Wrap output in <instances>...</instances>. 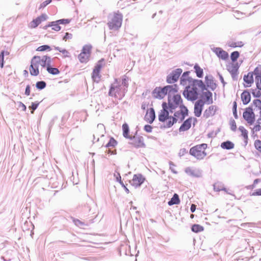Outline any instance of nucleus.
I'll use <instances>...</instances> for the list:
<instances>
[{"label":"nucleus","instance_id":"5fc2aeb1","mask_svg":"<svg viewBox=\"0 0 261 261\" xmlns=\"http://www.w3.org/2000/svg\"><path fill=\"white\" fill-rule=\"evenodd\" d=\"M71 38H72V34H69L68 33H66L65 36L63 38V39L66 40L67 39H71Z\"/></svg>","mask_w":261,"mask_h":261},{"label":"nucleus","instance_id":"a18cd8bd","mask_svg":"<svg viewBox=\"0 0 261 261\" xmlns=\"http://www.w3.org/2000/svg\"><path fill=\"white\" fill-rule=\"evenodd\" d=\"M57 22L59 24H67L70 22V20L68 19H62L57 20Z\"/></svg>","mask_w":261,"mask_h":261},{"label":"nucleus","instance_id":"dca6fc26","mask_svg":"<svg viewBox=\"0 0 261 261\" xmlns=\"http://www.w3.org/2000/svg\"><path fill=\"white\" fill-rule=\"evenodd\" d=\"M204 104V102L202 100H199L195 102L194 111L195 116L199 117L201 116Z\"/></svg>","mask_w":261,"mask_h":261},{"label":"nucleus","instance_id":"9b49d317","mask_svg":"<svg viewBox=\"0 0 261 261\" xmlns=\"http://www.w3.org/2000/svg\"><path fill=\"white\" fill-rule=\"evenodd\" d=\"M243 118L250 125L252 124L255 121V114L252 108H247L243 113Z\"/></svg>","mask_w":261,"mask_h":261},{"label":"nucleus","instance_id":"69168bd1","mask_svg":"<svg viewBox=\"0 0 261 261\" xmlns=\"http://www.w3.org/2000/svg\"><path fill=\"white\" fill-rule=\"evenodd\" d=\"M141 108H142V109L145 110V108H146V105H145V104H143V105H142V106H141Z\"/></svg>","mask_w":261,"mask_h":261},{"label":"nucleus","instance_id":"4468645a","mask_svg":"<svg viewBox=\"0 0 261 261\" xmlns=\"http://www.w3.org/2000/svg\"><path fill=\"white\" fill-rule=\"evenodd\" d=\"M217 108L216 106L211 105L205 110L203 114V118L207 119L213 117L216 113Z\"/></svg>","mask_w":261,"mask_h":261},{"label":"nucleus","instance_id":"37998d69","mask_svg":"<svg viewBox=\"0 0 261 261\" xmlns=\"http://www.w3.org/2000/svg\"><path fill=\"white\" fill-rule=\"evenodd\" d=\"M51 2V0H46L43 2L42 4H40L39 9H42L44 7H45L47 5H48L49 4H50Z\"/></svg>","mask_w":261,"mask_h":261},{"label":"nucleus","instance_id":"4d7b16f0","mask_svg":"<svg viewBox=\"0 0 261 261\" xmlns=\"http://www.w3.org/2000/svg\"><path fill=\"white\" fill-rule=\"evenodd\" d=\"M37 49H50V46L47 45H42L38 47Z\"/></svg>","mask_w":261,"mask_h":261},{"label":"nucleus","instance_id":"6e6d98bb","mask_svg":"<svg viewBox=\"0 0 261 261\" xmlns=\"http://www.w3.org/2000/svg\"><path fill=\"white\" fill-rule=\"evenodd\" d=\"M74 222L75 225H78V226H82L84 225V223H83L82 222H81L80 220H79L78 219L74 220Z\"/></svg>","mask_w":261,"mask_h":261},{"label":"nucleus","instance_id":"c9c22d12","mask_svg":"<svg viewBox=\"0 0 261 261\" xmlns=\"http://www.w3.org/2000/svg\"><path fill=\"white\" fill-rule=\"evenodd\" d=\"M46 86V84L44 81H39L36 83V87L39 90L44 89Z\"/></svg>","mask_w":261,"mask_h":261},{"label":"nucleus","instance_id":"49530a36","mask_svg":"<svg viewBox=\"0 0 261 261\" xmlns=\"http://www.w3.org/2000/svg\"><path fill=\"white\" fill-rule=\"evenodd\" d=\"M260 181H261V179H255V180H254V181H253V184L252 185H251V186H249V187H250V188L251 189H254V188L255 187L256 185L258 182H260Z\"/></svg>","mask_w":261,"mask_h":261},{"label":"nucleus","instance_id":"c85d7f7f","mask_svg":"<svg viewBox=\"0 0 261 261\" xmlns=\"http://www.w3.org/2000/svg\"><path fill=\"white\" fill-rule=\"evenodd\" d=\"M59 23L57 22V20L56 21H53L50 22V24H48L47 26H45V28H47V27H52V29L56 31H59L61 29V27L59 25Z\"/></svg>","mask_w":261,"mask_h":261},{"label":"nucleus","instance_id":"393cba45","mask_svg":"<svg viewBox=\"0 0 261 261\" xmlns=\"http://www.w3.org/2000/svg\"><path fill=\"white\" fill-rule=\"evenodd\" d=\"M180 203V200L179 199L178 195L177 194H174L173 197L168 202V204L169 205H172L173 204H178Z\"/></svg>","mask_w":261,"mask_h":261},{"label":"nucleus","instance_id":"5701e85b","mask_svg":"<svg viewBox=\"0 0 261 261\" xmlns=\"http://www.w3.org/2000/svg\"><path fill=\"white\" fill-rule=\"evenodd\" d=\"M218 57L222 60H226L228 58V53L224 50H215Z\"/></svg>","mask_w":261,"mask_h":261},{"label":"nucleus","instance_id":"ea45409f","mask_svg":"<svg viewBox=\"0 0 261 261\" xmlns=\"http://www.w3.org/2000/svg\"><path fill=\"white\" fill-rule=\"evenodd\" d=\"M116 144H117L116 141L113 138H111L110 139L109 142L106 145V147H114Z\"/></svg>","mask_w":261,"mask_h":261},{"label":"nucleus","instance_id":"aec40b11","mask_svg":"<svg viewBox=\"0 0 261 261\" xmlns=\"http://www.w3.org/2000/svg\"><path fill=\"white\" fill-rule=\"evenodd\" d=\"M241 99L243 104L247 105L248 103L251 99V96L250 93L247 91H244L241 95Z\"/></svg>","mask_w":261,"mask_h":261},{"label":"nucleus","instance_id":"6e6552de","mask_svg":"<svg viewBox=\"0 0 261 261\" xmlns=\"http://www.w3.org/2000/svg\"><path fill=\"white\" fill-rule=\"evenodd\" d=\"M207 147V144L203 143L195 145L190 149V154L197 159H203L206 155V149Z\"/></svg>","mask_w":261,"mask_h":261},{"label":"nucleus","instance_id":"052dcab7","mask_svg":"<svg viewBox=\"0 0 261 261\" xmlns=\"http://www.w3.org/2000/svg\"><path fill=\"white\" fill-rule=\"evenodd\" d=\"M196 205H195V204H192L191 205V208H190L191 211L192 213L194 212L195 211V210H196Z\"/></svg>","mask_w":261,"mask_h":261},{"label":"nucleus","instance_id":"774afa93","mask_svg":"<svg viewBox=\"0 0 261 261\" xmlns=\"http://www.w3.org/2000/svg\"><path fill=\"white\" fill-rule=\"evenodd\" d=\"M23 74H24V75H27L28 74V71H27V70H24L23 71Z\"/></svg>","mask_w":261,"mask_h":261},{"label":"nucleus","instance_id":"680f3d73","mask_svg":"<svg viewBox=\"0 0 261 261\" xmlns=\"http://www.w3.org/2000/svg\"><path fill=\"white\" fill-rule=\"evenodd\" d=\"M120 184L122 185V187H124L126 192L127 193H129V190L125 186V185L123 184V183L122 181H121L120 180Z\"/></svg>","mask_w":261,"mask_h":261},{"label":"nucleus","instance_id":"a19ab883","mask_svg":"<svg viewBox=\"0 0 261 261\" xmlns=\"http://www.w3.org/2000/svg\"><path fill=\"white\" fill-rule=\"evenodd\" d=\"M253 104L256 108L261 109V100L260 99H254L253 101Z\"/></svg>","mask_w":261,"mask_h":261},{"label":"nucleus","instance_id":"f03ea898","mask_svg":"<svg viewBox=\"0 0 261 261\" xmlns=\"http://www.w3.org/2000/svg\"><path fill=\"white\" fill-rule=\"evenodd\" d=\"M128 78L125 76L121 80L115 79L111 85L109 95L118 100L122 99L127 91L128 85Z\"/></svg>","mask_w":261,"mask_h":261},{"label":"nucleus","instance_id":"f257e3e1","mask_svg":"<svg viewBox=\"0 0 261 261\" xmlns=\"http://www.w3.org/2000/svg\"><path fill=\"white\" fill-rule=\"evenodd\" d=\"M162 107V109L159 114V120L164 122V126L166 127H170L176 122H182L185 117L188 115V110L186 106L179 108V110L174 113L173 116H169L167 103L163 102Z\"/></svg>","mask_w":261,"mask_h":261},{"label":"nucleus","instance_id":"c03bdc74","mask_svg":"<svg viewBox=\"0 0 261 261\" xmlns=\"http://www.w3.org/2000/svg\"><path fill=\"white\" fill-rule=\"evenodd\" d=\"M38 105H39V103L33 102L32 103L31 106L29 107V108L32 110V111L31 112L32 113H33L34 111L37 108Z\"/></svg>","mask_w":261,"mask_h":261},{"label":"nucleus","instance_id":"58836bf2","mask_svg":"<svg viewBox=\"0 0 261 261\" xmlns=\"http://www.w3.org/2000/svg\"><path fill=\"white\" fill-rule=\"evenodd\" d=\"M228 46L231 47H241L243 46V43L242 42H232V43H229Z\"/></svg>","mask_w":261,"mask_h":261},{"label":"nucleus","instance_id":"412c9836","mask_svg":"<svg viewBox=\"0 0 261 261\" xmlns=\"http://www.w3.org/2000/svg\"><path fill=\"white\" fill-rule=\"evenodd\" d=\"M123 136L125 138L132 139V137L129 134V128L128 124L126 123L123 124L122 126Z\"/></svg>","mask_w":261,"mask_h":261},{"label":"nucleus","instance_id":"423d86ee","mask_svg":"<svg viewBox=\"0 0 261 261\" xmlns=\"http://www.w3.org/2000/svg\"><path fill=\"white\" fill-rule=\"evenodd\" d=\"M201 85L198 81L193 82L189 86L186 87V90L184 92V96L189 100H194L198 97V87Z\"/></svg>","mask_w":261,"mask_h":261},{"label":"nucleus","instance_id":"603ef678","mask_svg":"<svg viewBox=\"0 0 261 261\" xmlns=\"http://www.w3.org/2000/svg\"><path fill=\"white\" fill-rule=\"evenodd\" d=\"M30 93H31L30 87L29 85H28L25 88V94L27 96H29L30 94Z\"/></svg>","mask_w":261,"mask_h":261},{"label":"nucleus","instance_id":"2f4dec72","mask_svg":"<svg viewBox=\"0 0 261 261\" xmlns=\"http://www.w3.org/2000/svg\"><path fill=\"white\" fill-rule=\"evenodd\" d=\"M194 69L196 73V75L199 77H201L203 76V69L201 68L198 65L194 66Z\"/></svg>","mask_w":261,"mask_h":261},{"label":"nucleus","instance_id":"0e129e2a","mask_svg":"<svg viewBox=\"0 0 261 261\" xmlns=\"http://www.w3.org/2000/svg\"><path fill=\"white\" fill-rule=\"evenodd\" d=\"M20 104L21 105V106H22V108L23 109V110H25V109H26L25 106L24 104H23L22 103H21V102H20Z\"/></svg>","mask_w":261,"mask_h":261},{"label":"nucleus","instance_id":"0eeeda50","mask_svg":"<svg viewBox=\"0 0 261 261\" xmlns=\"http://www.w3.org/2000/svg\"><path fill=\"white\" fill-rule=\"evenodd\" d=\"M172 94L168 96L167 106L170 111L177 108L185 107L180 95L178 94Z\"/></svg>","mask_w":261,"mask_h":261},{"label":"nucleus","instance_id":"473e14b6","mask_svg":"<svg viewBox=\"0 0 261 261\" xmlns=\"http://www.w3.org/2000/svg\"><path fill=\"white\" fill-rule=\"evenodd\" d=\"M254 146L256 150L261 154V140L258 139L255 140Z\"/></svg>","mask_w":261,"mask_h":261},{"label":"nucleus","instance_id":"4c0bfd02","mask_svg":"<svg viewBox=\"0 0 261 261\" xmlns=\"http://www.w3.org/2000/svg\"><path fill=\"white\" fill-rule=\"evenodd\" d=\"M239 55H240L239 53L237 51H233V53H232L231 54V56H230L231 62H236L237 59L239 58Z\"/></svg>","mask_w":261,"mask_h":261},{"label":"nucleus","instance_id":"bf43d9fd","mask_svg":"<svg viewBox=\"0 0 261 261\" xmlns=\"http://www.w3.org/2000/svg\"><path fill=\"white\" fill-rule=\"evenodd\" d=\"M92 48V46L91 44H86L85 45H84L83 47V49H91Z\"/></svg>","mask_w":261,"mask_h":261},{"label":"nucleus","instance_id":"cd10ccee","mask_svg":"<svg viewBox=\"0 0 261 261\" xmlns=\"http://www.w3.org/2000/svg\"><path fill=\"white\" fill-rule=\"evenodd\" d=\"M9 55V52L7 50H3L1 52L0 54V65L1 68H3L4 66V56H8Z\"/></svg>","mask_w":261,"mask_h":261},{"label":"nucleus","instance_id":"13d9d810","mask_svg":"<svg viewBox=\"0 0 261 261\" xmlns=\"http://www.w3.org/2000/svg\"><path fill=\"white\" fill-rule=\"evenodd\" d=\"M60 51L62 53L64 57L68 56L69 54L67 50H60Z\"/></svg>","mask_w":261,"mask_h":261},{"label":"nucleus","instance_id":"c756f323","mask_svg":"<svg viewBox=\"0 0 261 261\" xmlns=\"http://www.w3.org/2000/svg\"><path fill=\"white\" fill-rule=\"evenodd\" d=\"M192 230L196 233L202 231L203 230V226L199 224H194L191 228Z\"/></svg>","mask_w":261,"mask_h":261},{"label":"nucleus","instance_id":"b1692460","mask_svg":"<svg viewBox=\"0 0 261 261\" xmlns=\"http://www.w3.org/2000/svg\"><path fill=\"white\" fill-rule=\"evenodd\" d=\"M234 147V144L229 141L224 142L221 143V147L225 149H231L233 148Z\"/></svg>","mask_w":261,"mask_h":261},{"label":"nucleus","instance_id":"864d4df0","mask_svg":"<svg viewBox=\"0 0 261 261\" xmlns=\"http://www.w3.org/2000/svg\"><path fill=\"white\" fill-rule=\"evenodd\" d=\"M38 18H40V20H41V22L43 21H44L46 19L47 16L45 14H42L40 16L38 17Z\"/></svg>","mask_w":261,"mask_h":261},{"label":"nucleus","instance_id":"09e8293b","mask_svg":"<svg viewBox=\"0 0 261 261\" xmlns=\"http://www.w3.org/2000/svg\"><path fill=\"white\" fill-rule=\"evenodd\" d=\"M261 129V126L259 124H256L253 128V130L255 132H257Z\"/></svg>","mask_w":261,"mask_h":261},{"label":"nucleus","instance_id":"7c9ffc66","mask_svg":"<svg viewBox=\"0 0 261 261\" xmlns=\"http://www.w3.org/2000/svg\"><path fill=\"white\" fill-rule=\"evenodd\" d=\"M104 130H105L104 126L103 125L98 124V125H97V128L95 130V132L98 135L103 136Z\"/></svg>","mask_w":261,"mask_h":261},{"label":"nucleus","instance_id":"6ab92c4d","mask_svg":"<svg viewBox=\"0 0 261 261\" xmlns=\"http://www.w3.org/2000/svg\"><path fill=\"white\" fill-rule=\"evenodd\" d=\"M155 112L152 108L147 110L144 117L145 120L149 123H152L155 119Z\"/></svg>","mask_w":261,"mask_h":261},{"label":"nucleus","instance_id":"338daca9","mask_svg":"<svg viewBox=\"0 0 261 261\" xmlns=\"http://www.w3.org/2000/svg\"><path fill=\"white\" fill-rule=\"evenodd\" d=\"M236 128V125L234 124V125H232V129L234 130Z\"/></svg>","mask_w":261,"mask_h":261},{"label":"nucleus","instance_id":"72a5a7b5","mask_svg":"<svg viewBox=\"0 0 261 261\" xmlns=\"http://www.w3.org/2000/svg\"><path fill=\"white\" fill-rule=\"evenodd\" d=\"M252 73L255 75V78L261 77V66L256 67Z\"/></svg>","mask_w":261,"mask_h":261},{"label":"nucleus","instance_id":"79ce46f5","mask_svg":"<svg viewBox=\"0 0 261 261\" xmlns=\"http://www.w3.org/2000/svg\"><path fill=\"white\" fill-rule=\"evenodd\" d=\"M255 81L257 88L261 90V77H255Z\"/></svg>","mask_w":261,"mask_h":261},{"label":"nucleus","instance_id":"ddd939ff","mask_svg":"<svg viewBox=\"0 0 261 261\" xmlns=\"http://www.w3.org/2000/svg\"><path fill=\"white\" fill-rule=\"evenodd\" d=\"M182 72V70L180 68L176 69L172 72L167 78V82L168 83H174L176 82Z\"/></svg>","mask_w":261,"mask_h":261},{"label":"nucleus","instance_id":"20e7f679","mask_svg":"<svg viewBox=\"0 0 261 261\" xmlns=\"http://www.w3.org/2000/svg\"><path fill=\"white\" fill-rule=\"evenodd\" d=\"M123 16L119 12H114L108 16V25L111 30L117 31L122 25Z\"/></svg>","mask_w":261,"mask_h":261},{"label":"nucleus","instance_id":"39448f33","mask_svg":"<svg viewBox=\"0 0 261 261\" xmlns=\"http://www.w3.org/2000/svg\"><path fill=\"white\" fill-rule=\"evenodd\" d=\"M177 92V86L169 85L164 87V88L156 87L153 91V96L155 98L162 99L167 94H174Z\"/></svg>","mask_w":261,"mask_h":261},{"label":"nucleus","instance_id":"e2e57ef3","mask_svg":"<svg viewBox=\"0 0 261 261\" xmlns=\"http://www.w3.org/2000/svg\"><path fill=\"white\" fill-rule=\"evenodd\" d=\"M237 108V104L236 101H234L233 103V111H236Z\"/></svg>","mask_w":261,"mask_h":261},{"label":"nucleus","instance_id":"f8f14e48","mask_svg":"<svg viewBox=\"0 0 261 261\" xmlns=\"http://www.w3.org/2000/svg\"><path fill=\"white\" fill-rule=\"evenodd\" d=\"M131 142L130 144L136 148H142L145 147V143L144 142V138L140 136H134L133 138L132 137Z\"/></svg>","mask_w":261,"mask_h":261},{"label":"nucleus","instance_id":"9d476101","mask_svg":"<svg viewBox=\"0 0 261 261\" xmlns=\"http://www.w3.org/2000/svg\"><path fill=\"white\" fill-rule=\"evenodd\" d=\"M197 122V119L194 117H189L187 120H186L181 125L179 128V131L180 132H184L189 130L192 125H195V123Z\"/></svg>","mask_w":261,"mask_h":261},{"label":"nucleus","instance_id":"8fccbe9b","mask_svg":"<svg viewBox=\"0 0 261 261\" xmlns=\"http://www.w3.org/2000/svg\"><path fill=\"white\" fill-rule=\"evenodd\" d=\"M152 127L149 125H146L144 126V130L148 133H150L152 131Z\"/></svg>","mask_w":261,"mask_h":261},{"label":"nucleus","instance_id":"4be33fe9","mask_svg":"<svg viewBox=\"0 0 261 261\" xmlns=\"http://www.w3.org/2000/svg\"><path fill=\"white\" fill-rule=\"evenodd\" d=\"M203 97L204 102H206L207 104H211L213 102L212 94L211 92L207 91L203 93Z\"/></svg>","mask_w":261,"mask_h":261},{"label":"nucleus","instance_id":"a211bd4d","mask_svg":"<svg viewBox=\"0 0 261 261\" xmlns=\"http://www.w3.org/2000/svg\"><path fill=\"white\" fill-rule=\"evenodd\" d=\"M90 55V50H83L79 55L78 59L81 63H87L89 60Z\"/></svg>","mask_w":261,"mask_h":261},{"label":"nucleus","instance_id":"3c124183","mask_svg":"<svg viewBox=\"0 0 261 261\" xmlns=\"http://www.w3.org/2000/svg\"><path fill=\"white\" fill-rule=\"evenodd\" d=\"M188 72H185L183 75H182V77L181 79V81H180V83L182 85H186V83H187V81L186 80L184 79V76L185 75H186V74H187Z\"/></svg>","mask_w":261,"mask_h":261},{"label":"nucleus","instance_id":"de8ad7c7","mask_svg":"<svg viewBox=\"0 0 261 261\" xmlns=\"http://www.w3.org/2000/svg\"><path fill=\"white\" fill-rule=\"evenodd\" d=\"M252 196H261V189L256 190L255 192L252 193Z\"/></svg>","mask_w":261,"mask_h":261},{"label":"nucleus","instance_id":"f3484780","mask_svg":"<svg viewBox=\"0 0 261 261\" xmlns=\"http://www.w3.org/2000/svg\"><path fill=\"white\" fill-rule=\"evenodd\" d=\"M227 70L230 72V73L234 76L237 74L239 65L237 62H230L226 66Z\"/></svg>","mask_w":261,"mask_h":261},{"label":"nucleus","instance_id":"7ed1b4c3","mask_svg":"<svg viewBox=\"0 0 261 261\" xmlns=\"http://www.w3.org/2000/svg\"><path fill=\"white\" fill-rule=\"evenodd\" d=\"M50 63V58L47 56L40 57L34 56L31 60L30 67V73L32 76H37L39 74V70L49 65Z\"/></svg>","mask_w":261,"mask_h":261},{"label":"nucleus","instance_id":"a878e982","mask_svg":"<svg viewBox=\"0 0 261 261\" xmlns=\"http://www.w3.org/2000/svg\"><path fill=\"white\" fill-rule=\"evenodd\" d=\"M239 130L241 132V135L244 138L245 142L247 143L248 139V131L242 126L239 127Z\"/></svg>","mask_w":261,"mask_h":261},{"label":"nucleus","instance_id":"1a4fd4ad","mask_svg":"<svg viewBox=\"0 0 261 261\" xmlns=\"http://www.w3.org/2000/svg\"><path fill=\"white\" fill-rule=\"evenodd\" d=\"M105 61L104 59L99 60L96 64L92 71L91 77L93 82L98 83L101 80L100 70L101 69L105 66Z\"/></svg>","mask_w":261,"mask_h":261},{"label":"nucleus","instance_id":"f704fd0d","mask_svg":"<svg viewBox=\"0 0 261 261\" xmlns=\"http://www.w3.org/2000/svg\"><path fill=\"white\" fill-rule=\"evenodd\" d=\"M48 66V65L46 66V67H47V70L49 73L52 74H57L59 73V70L58 68L49 67Z\"/></svg>","mask_w":261,"mask_h":261},{"label":"nucleus","instance_id":"bb28decb","mask_svg":"<svg viewBox=\"0 0 261 261\" xmlns=\"http://www.w3.org/2000/svg\"><path fill=\"white\" fill-rule=\"evenodd\" d=\"M244 80L248 84H251L253 82V77L252 73H248L247 75L244 76Z\"/></svg>","mask_w":261,"mask_h":261},{"label":"nucleus","instance_id":"2eb2a0df","mask_svg":"<svg viewBox=\"0 0 261 261\" xmlns=\"http://www.w3.org/2000/svg\"><path fill=\"white\" fill-rule=\"evenodd\" d=\"M145 178L141 174H135L129 182L130 185L135 187H138L144 181Z\"/></svg>","mask_w":261,"mask_h":261},{"label":"nucleus","instance_id":"e433bc0d","mask_svg":"<svg viewBox=\"0 0 261 261\" xmlns=\"http://www.w3.org/2000/svg\"><path fill=\"white\" fill-rule=\"evenodd\" d=\"M41 23V20H40V18H36L35 19H34L31 23H30V27L35 28L37 27L40 23Z\"/></svg>","mask_w":261,"mask_h":261}]
</instances>
